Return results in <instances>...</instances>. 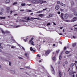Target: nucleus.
Masks as SVG:
<instances>
[{
	"label": "nucleus",
	"mask_w": 77,
	"mask_h": 77,
	"mask_svg": "<svg viewBox=\"0 0 77 77\" xmlns=\"http://www.w3.org/2000/svg\"><path fill=\"white\" fill-rule=\"evenodd\" d=\"M32 3L33 4H37L38 3V0H32Z\"/></svg>",
	"instance_id": "obj_1"
},
{
	"label": "nucleus",
	"mask_w": 77,
	"mask_h": 77,
	"mask_svg": "<svg viewBox=\"0 0 77 77\" xmlns=\"http://www.w3.org/2000/svg\"><path fill=\"white\" fill-rule=\"evenodd\" d=\"M51 67L52 68L51 70L53 74L54 75L55 74V72L54 71V68L52 66H51Z\"/></svg>",
	"instance_id": "obj_2"
},
{
	"label": "nucleus",
	"mask_w": 77,
	"mask_h": 77,
	"mask_svg": "<svg viewBox=\"0 0 77 77\" xmlns=\"http://www.w3.org/2000/svg\"><path fill=\"white\" fill-rule=\"evenodd\" d=\"M77 17H75L73 18V19H72L71 20L72 22H74V21H75L77 20Z\"/></svg>",
	"instance_id": "obj_3"
},
{
	"label": "nucleus",
	"mask_w": 77,
	"mask_h": 77,
	"mask_svg": "<svg viewBox=\"0 0 77 77\" xmlns=\"http://www.w3.org/2000/svg\"><path fill=\"white\" fill-rule=\"evenodd\" d=\"M38 2V3H45V2H46V1H45L44 2L43 1V0H37Z\"/></svg>",
	"instance_id": "obj_4"
},
{
	"label": "nucleus",
	"mask_w": 77,
	"mask_h": 77,
	"mask_svg": "<svg viewBox=\"0 0 77 77\" xmlns=\"http://www.w3.org/2000/svg\"><path fill=\"white\" fill-rule=\"evenodd\" d=\"M74 73H75V72H73L72 71H71L69 72V74L70 75H72V74H73Z\"/></svg>",
	"instance_id": "obj_5"
},
{
	"label": "nucleus",
	"mask_w": 77,
	"mask_h": 77,
	"mask_svg": "<svg viewBox=\"0 0 77 77\" xmlns=\"http://www.w3.org/2000/svg\"><path fill=\"white\" fill-rule=\"evenodd\" d=\"M68 14H66L65 15V16H64V18H65V19H67V18H68Z\"/></svg>",
	"instance_id": "obj_6"
},
{
	"label": "nucleus",
	"mask_w": 77,
	"mask_h": 77,
	"mask_svg": "<svg viewBox=\"0 0 77 77\" xmlns=\"http://www.w3.org/2000/svg\"><path fill=\"white\" fill-rule=\"evenodd\" d=\"M50 53V51H46L45 52V54L46 55H47V54H48Z\"/></svg>",
	"instance_id": "obj_7"
},
{
	"label": "nucleus",
	"mask_w": 77,
	"mask_h": 77,
	"mask_svg": "<svg viewBox=\"0 0 77 77\" xmlns=\"http://www.w3.org/2000/svg\"><path fill=\"white\" fill-rule=\"evenodd\" d=\"M55 9L56 10H58L59 9V6L57 5L56 6Z\"/></svg>",
	"instance_id": "obj_8"
},
{
	"label": "nucleus",
	"mask_w": 77,
	"mask_h": 77,
	"mask_svg": "<svg viewBox=\"0 0 77 77\" xmlns=\"http://www.w3.org/2000/svg\"><path fill=\"white\" fill-rule=\"evenodd\" d=\"M59 74L60 77H62V73H61V72L60 70L59 71Z\"/></svg>",
	"instance_id": "obj_9"
},
{
	"label": "nucleus",
	"mask_w": 77,
	"mask_h": 77,
	"mask_svg": "<svg viewBox=\"0 0 77 77\" xmlns=\"http://www.w3.org/2000/svg\"><path fill=\"white\" fill-rule=\"evenodd\" d=\"M51 17H52V15H51V14L49 15V16H47L46 17V18H50Z\"/></svg>",
	"instance_id": "obj_10"
},
{
	"label": "nucleus",
	"mask_w": 77,
	"mask_h": 77,
	"mask_svg": "<svg viewBox=\"0 0 77 77\" xmlns=\"http://www.w3.org/2000/svg\"><path fill=\"white\" fill-rule=\"evenodd\" d=\"M10 2V1L9 0H7L5 2V3L7 4V3H9Z\"/></svg>",
	"instance_id": "obj_11"
},
{
	"label": "nucleus",
	"mask_w": 77,
	"mask_h": 77,
	"mask_svg": "<svg viewBox=\"0 0 77 77\" xmlns=\"http://www.w3.org/2000/svg\"><path fill=\"white\" fill-rule=\"evenodd\" d=\"M76 45V43H73L72 45V46L74 47H75Z\"/></svg>",
	"instance_id": "obj_12"
},
{
	"label": "nucleus",
	"mask_w": 77,
	"mask_h": 77,
	"mask_svg": "<svg viewBox=\"0 0 77 77\" xmlns=\"http://www.w3.org/2000/svg\"><path fill=\"white\" fill-rule=\"evenodd\" d=\"M30 50L31 51H34V52H35V50H33V49L32 48V47H31L30 48Z\"/></svg>",
	"instance_id": "obj_13"
},
{
	"label": "nucleus",
	"mask_w": 77,
	"mask_h": 77,
	"mask_svg": "<svg viewBox=\"0 0 77 77\" xmlns=\"http://www.w3.org/2000/svg\"><path fill=\"white\" fill-rule=\"evenodd\" d=\"M74 14L75 16H77V11H75L74 12Z\"/></svg>",
	"instance_id": "obj_14"
},
{
	"label": "nucleus",
	"mask_w": 77,
	"mask_h": 77,
	"mask_svg": "<svg viewBox=\"0 0 77 77\" xmlns=\"http://www.w3.org/2000/svg\"><path fill=\"white\" fill-rule=\"evenodd\" d=\"M1 31L2 33H3L4 34H5V31H3V30L1 29Z\"/></svg>",
	"instance_id": "obj_15"
},
{
	"label": "nucleus",
	"mask_w": 77,
	"mask_h": 77,
	"mask_svg": "<svg viewBox=\"0 0 77 77\" xmlns=\"http://www.w3.org/2000/svg\"><path fill=\"white\" fill-rule=\"evenodd\" d=\"M0 18L1 19V20H3V19H5V18H6L5 17H0Z\"/></svg>",
	"instance_id": "obj_16"
},
{
	"label": "nucleus",
	"mask_w": 77,
	"mask_h": 77,
	"mask_svg": "<svg viewBox=\"0 0 77 77\" xmlns=\"http://www.w3.org/2000/svg\"><path fill=\"white\" fill-rule=\"evenodd\" d=\"M26 5V4L25 3H22L21 4V5L22 6H24Z\"/></svg>",
	"instance_id": "obj_17"
},
{
	"label": "nucleus",
	"mask_w": 77,
	"mask_h": 77,
	"mask_svg": "<svg viewBox=\"0 0 77 77\" xmlns=\"http://www.w3.org/2000/svg\"><path fill=\"white\" fill-rule=\"evenodd\" d=\"M39 17H43V14H39L38 15Z\"/></svg>",
	"instance_id": "obj_18"
},
{
	"label": "nucleus",
	"mask_w": 77,
	"mask_h": 77,
	"mask_svg": "<svg viewBox=\"0 0 77 77\" xmlns=\"http://www.w3.org/2000/svg\"><path fill=\"white\" fill-rule=\"evenodd\" d=\"M74 63H72L70 65V67H72V66H74Z\"/></svg>",
	"instance_id": "obj_19"
},
{
	"label": "nucleus",
	"mask_w": 77,
	"mask_h": 77,
	"mask_svg": "<svg viewBox=\"0 0 77 77\" xmlns=\"http://www.w3.org/2000/svg\"><path fill=\"white\" fill-rule=\"evenodd\" d=\"M63 13H62L61 15V18H63Z\"/></svg>",
	"instance_id": "obj_20"
},
{
	"label": "nucleus",
	"mask_w": 77,
	"mask_h": 77,
	"mask_svg": "<svg viewBox=\"0 0 77 77\" xmlns=\"http://www.w3.org/2000/svg\"><path fill=\"white\" fill-rule=\"evenodd\" d=\"M30 43H31V44L32 45H35L33 44V43H34V42H33L32 41L31 42H30Z\"/></svg>",
	"instance_id": "obj_21"
},
{
	"label": "nucleus",
	"mask_w": 77,
	"mask_h": 77,
	"mask_svg": "<svg viewBox=\"0 0 77 77\" xmlns=\"http://www.w3.org/2000/svg\"><path fill=\"white\" fill-rule=\"evenodd\" d=\"M59 59L60 60H61V59H62V56L61 55H60L59 57Z\"/></svg>",
	"instance_id": "obj_22"
},
{
	"label": "nucleus",
	"mask_w": 77,
	"mask_h": 77,
	"mask_svg": "<svg viewBox=\"0 0 77 77\" xmlns=\"http://www.w3.org/2000/svg\"><path fill=\"white\" fill-rule=\"evenodd\" d=\"M5 33H10V32H9V31H6L5 32Z\"/></svg>",
	"instance_id": "obj_23"
},
{
	"label": "nucleus",
	"mask_w": 77,
	"mask_h": 77,
	"mask_svg": "<svg viewBox=\"0 0 77 77\" xmlns=\"http://www.w3.org/2000/svg\"><path fill=\"white\" fill-rule=\"evenodd\" d=\"M53 60L54 61H55V60H56V57H54L53 58Z\"/></svg>",
	"instance_id": "obj_24"
},
{
	"label": "nucleus",
	"mask_w": 77,
	"mask_h": 77,
	"mask_svg": "<svg viewBox=\"0 0 77 77\" xmlns=\"http://www.w3.org/2000/svg\"><path fill=\"white\" fill-rule=\"evenodd\" d=\"M71 4L72 6H73V5H74V2H71Z\"/></svg>",
	"instance_id": "obj_25"
},
{
	"label": "nucleus",
	"mask_w": 77,
	"mask_h": 77,
	"mask_svg": "<svg viewBox=\"0 0 77 77\" xmlns=\"http://www.w3.org/2000/svg\"><path fill=\"white\" fill-rule=\"evenodd\" d=\"M18 4V3L17 2H14L13 3V5H17Z\"/></svg>",
	"instance_id": "obj_26"
},
{
	"label": "nucleus",
	"mask_w": 77,
	"mask_h": 77,
	"mask_svg": "<svg viewBox=\"0 0 77 77\" xmlns=\"http://www.w3.org/2000/svg\"><path fill=\"white\" fill-rule=\"evenodd\" d=\"M61 6H65V5L63 3L61 4Z\"/></svg>",
	"instance_id": "obj_27"
},
{
	"label": "nucleus",
	"mask_w": 77,
	"mask_h": 77,
	"mask_svg": "<svg viewBox=\"0 0 77 77\" xmlns=\"http://www.w3.org/2000/svg\"><path fill=\"white\" fill-rule=\"evenodd\" d=\"M33 38H32L31 40L29 41V42H31L32 41V40H33Z\"/></svg>",
	"instance_id": "obj_28"
},
{
	"label": "nucleus",
	"mask_w": 77,
	"mask_h": 77,
	"mask_svg": "<svg viewBox=\"0 0 77 77\" xmlns=\"http://www.w3.org/2000/svg\"><path fill=\"white\" fill-rule=\"evenodd\" d=\"M25 56L26 57H28V56H27V53H25Z\"/></svg>",
	"instance_id": "obj_29"
},
{
	"label": "nucleus",
	"mask_w": 77,
	"mask_h": 77,
	"mask_svg": "<svg viewBox=\"0 0 77 77\" xmlns=\"http://www.w3.org/2000/svg\"><path fill=\"white\" fill-rule=\"evenodd\" d=\"M16 47L15 46H11V48H15Z\"/></svg>",
	"instance_id": "obj_30"
},
{
	"label": "nucleus",
	"mask_w": 77,
	"mask_h": 77,
	"mask_svg": "<svg viewBox=\"0 0 77 77\" xmlns=\"http://www.w3.org/2000/svg\"><path fill=\"white\" fill-rule=\"evenodd\" d=\"M42 11H39L37 12V13H41V12H42Z\"/></svg>",
	"instance_id": "obj_31"
},
{
	"label": "nucleus",
	"mask_w": 77,
	"mask_h": 77,
	"mask_svg": "<svg viewBox=\"0 0 77 77\" xmlns=\"http://www.w3.org/2000/svg\"><path fill=\"white\" fill-rule=\"evenodd\" d=\"M7 10H10V8L8 7L6 8Z\"/></svg>",
	"instance_id": "obj_32"
},
{
	"label": "nucleus",
	"mask_w": 77,
	"mask_h": 77,
	"mask_svg": "<svg viewBox=\"0 0 77 77\" xmlns=\"http://www.w3.org/2000/svg\"><path fill=\"white\" fill-rule=\"evenodd\" d=\"M27 12H32V10H29L28 11H27Z\"/></svg>",
	"instance_id": "obj_33"
},
{
	"label": "nucleus",
	"mask_w": 77,
	"mask_h": 77,
	"mask_svg": "<svg viewBox=\"0 0 77 77\" xmlns=\"http://www.w3.org/2000/svg\"><path fill=\"white\" fill-rule=\"evenodd\" d=\"M11 72H12V73H13V74H15V71L11 70Z\"/></svg>",
	"instance_id": "obj_34"
},
{
	"label": "nucleus",
	"mask_w": 77,
	"mask_h": 77,
	"mask_svg": "<svg viewBox=\"0 0 77 77\" xmlns=\"http://www.w3.org/2000/svg\"><path fill=\"white\" fill-rule=\"evenodd\" d=\"M50 24H51L50 23H48L47 24V26H50Z\"/></svg>",
	"instance_id": "obj_35"
},
{
	"label": "nucleus",
	"mask_w": 77,
	"mask_h": 77,
	"mask_svg": "<svg viewBox=\"0 0 77 77\" xmlns=\"http://www.w3.org/2000/svg\"><path fill=\"white\" fill-rule=\"evenodd\" d=\"M57 3L58 4H60V1H57Z\"/></svg>",
	"instance_id": "obj_36"
},
{
	"label": "nucleus",
	"mask_w": 77,
	"mask_h": 77,
	"mask_svg": "<svg viewBox=\"0 0 77 77\" xmlns=\"http://www.w3.org/2000/svg\"><path fill=\"white\" fill-rule=\"evenodd\" d=\"M26 20L27 21H29V20H30V18H29V17H28L26 19Z\"/></svg>",
	"instance_id": "obj_37"
},
{
	"label": "nucleus",
	"mask_w": 77,
	"mask_h": 77,
	"mask_svg": "<svg viewBox=\"0 0 77 77\" xmlns=\"http://www.w3.org/2000/svg\"><path fill=\"white\" fill-rule=\"evenodd\" d=\"M37 57H41V56H39V55L38 54L37 55Z\"/></svg>",
	"instance_id": "obj_38"
},
{
	"label": "nucleus",
	"mask_w": 77,
	"mask_h": 77,
	"mask_svg": "<svg viewBox=\"0 0 77 77\" xmlns=\"http://www.w3.org/2000/svg\"><path fill=\"white\" fill-rule=\"evenodd\" d=\"M71 56V54H69L68 56H67V57H69V56Z\"/></svg>",
	"instance_id": "obj_39"
},
{
	"label": "nucleus",
	"mask_w": 77,
	"mask_h": 77,
	"mask_svg": "<svg viewBox=\"0 0 77 77\" xmlns=\"http://www.w3.org/2000/svg\"><path fill=\"white\" fill-rule=\"evenodd\" d=\"M66 53L67 54H68L69 53V52H68V51H66Z\"/></svg>",
	"instance_id": "obj_40"
},
{
	"label": "nucleus",
	"mask_w": 77,
	"mask_h": 77,
	"mask_svg": "<svg viewBox=\"0 0 77 77\" xmlns=\"http://www.w3.org/2000/svg\"><path fill=\"white\" fill-rule=\"evenodd\" d=\"M9 10H7V13H9Z\"/></svg>",
	"instance_id": "obj_41"
},
{
	"label": "nucleus",
	"mask_w": 77,
	"mask_h": 77,
	"mask_svg": "<svg viewBox=\"0 0 77 77\" xmlns=\"http://www.w3.org/2000/svg\"><path fill=\"white\" fill-rule=\"evenodd\" d=\"M18 58L20 59H23V58H22V57H18Z\"/></svg>",
	"instance_id": "obj_42"
},
{
	"label": "nucleus",
	"mask_w": 77,
	"mask_h": 77,
	"mask_svg": "<svg viewBox=\"0 0 77 77\" xmlns=\"http://www.w3.org/2000/svg\"><path fill=\"white\" fill-rule=\"evenodd\" d=\"M66 49V47H64V50L65 51Z\"/></svg>",
	"instance_id": "obj_43"
},
{
	"label": "nucleus",
	"mask_w": 77,
	"mask_h": 77,
	"mask_svg": "<svg viewBox=\"0 0 77 77\" xmlns=\"http://www.w3.org/2000/svg\"><path fill=\"white\" fill-rule=\"evenodd\" d=\"M20 27V26H16V28H17L18 27Z\"/></svg>",
	"instance_id": "obj_44"
},
{
	"label": "nucleus",
	"mask_w": 77,
	"mask_h": 77,
	"mask_svg": "<svg viewBox=\"0 0 77 77\" xmlns=\"http://www.w3.org/2000/svg\"><path fill=\"white\" fill-rule=\"evenodd\" d=\"M9 65L10 66H11V63L10 62H9Z\"/></svg>",
	"instance_id": "obj_45"
},
{
	"label": "nucleus",
	"mask_w": 77,
	"mask_h": 77,
	"mask_svg": "<svg viewBox=\"0 0 77 77\" xmlns=\"http://www.w3.org/2000/svg\"><path fill=\"white\" fill-rule=\"evenodd\" d=\"M68 63V62L67 61H66V62H65V64H67Z\"/></svg>",
	"instance_id": "obj_46"
},
{
	"label": "nucleus",
	"mask_w": 77,
	"mask_h": 77,
	"mask_svg": "<svg viewBox=\"0 0 77 77\" xmlns=\"http://www.w3.org/2000/svg\"><path fill=\"white\" fill-rule=\"evenodd\" d=\"M47 8H45V9H43V11H46V10H47Z\"/></svg>",
	"instance_id": "obj_47"
},
{
	"label": "nucleus",
	"mask_w": 77,
	"mask_h": 77,
	"mask_svg": "<svg viewBox=\"0 0 77 77\" xmlns=\"http://www.w3.org/2000/svg\"><path fill=\"white\" fill-rule=\"evenodd\" d=\"M17 45H18V46H19V47H21V46H20V45L19 44H17Z\"/></svg>",
	"instance_id": "obj_48"
},
{
	"label": "nucleus",
	"mask_w": 77,
	"mask_h": 77,
	"mask_svg": "<svg viewBox=\"0 0 77 77\" xmlns=\"http://www.w3.org/2000/svg\"><path fill=\"white\" fill-rule=\"evenodd\" d=\"M27 68H28L29 69H30V67L29 66H27L26 67Z\"/></svg>",
	"instance_id": "obj_49"
},
{
	"label": "nucleus",
	"mask_w": 77,
	"mask_h": 77,
	"mask_svg": "<svg viewBox=\"0 0 77 77\" xmlns=\"http://www.w3.org/2000/svg\"><path fill=\"white\" fill-rule=\"evenodd\" d=\"M24 41L25 42H26V41H27V39H26V40H25V39H24Z\"/></svg>",
	"instance_id": "obj_50"
},
{
	"label": "nucleus",
	"mask_w": 77,
	"mask_h": 77,
	"mask_svg": "<svg viewBox=\"0 0 77 77\" xmlns=\"http://www.w3.org/2000/svg\"><path fill=\"white\" fill-rule=\"evenodd\" d=\"M60 11H61V12H62L63 11V9H60Z\"/></svg>",
	"instance_id": "obj_51"
},
{
	"label": "nucleus",
	"mask_w": 77,
	"mask_h": 77,
	"mask_svg": "<svg viewBox=\"0 0 77 77\" xmlns=\"http://www.w3.org/2000/svg\"><path fill=\"white\" fill-rule=\"evenodd\" d=\"M22 48L24 50H25V49L24 48V47H22Z\"/></svg>",
	"instance_id": "obj_52"
},
{
	"label": "nucleus",
	"mask_w": 77,
	"mask_h": 77,
	"mask_svg": "<svg viewBox=\"0 0 77 77\" xmlns=\"http://www.w3.org/2000/svg\"><path fill=\"white\" fill-rule=\"evenodd\" d=\"M12 41H13L14 42H15V40H14V39H12Z\"/></svg>",
	"instance_id": "obj_53"
},
{
	"label": "nucleus",
	"mask_w": 77,
	"mask_h": 77,
	"mask_svg": "<svg viewBox=\"0 0 77 77\" xmlns=\"http://www.w3.org/2000/svg\"><path fill=\"white\" fill-rule=\"evenodd\" d=\"M0 48H1V49H3V47H2V46L0 47Z\"/></svg>",
	"instance_id": "obj_54"
},
{
	"label": "nucleus",
	"mask_w": 77,
	"mask_h": 77,
	"mask_svg": "<svg viewBox=\"0 0 77 77\" xmlns=\"http://www.w3.org/2000/svg\"><path fill=\"white\" fill-rule=\"evenodd\" d=\"M59 43H60V44H62V42H59Z\"/></svg>",
	"instance_id": "obj_55"
},
{
	"label": "nucleus",
	"mask_w": 77,
	"mask_h": 77,
	"mask_svg": "<svg viewBox=\"0 0 77 77\" xmlns=\"http://www.w3.org/2000/svg\"><path fill=\"white\" fill-rule=\"evenodd\" d=\"M34 19H37V20H41V19L39 18H35Z\"/></svg>",
	"instance_id": "obj_56"
},
{
	"label": "nucleus",
	"mask_w": 77,
	"mask_h": 77,
	"mask_svg": "<svg viewBox=\"0 0 77 77\" xmlns=\"http://www.w3.org/2000/svg\"><path fill=\"white\" fill-rule=\"evenodd\" d=\"M63 28V27H60V29H61V30H62V29Z\"/></svg>",
	"instance_id": "obj_57"
},
{
	"label": "nucleus",
	"mask_w": 77,
	"mask_h": 77,
	"mask_svg": "<svg viewBox=\"0 0 77 77\" xmlns=\"http://www.w3.org/2000/svg\"><path fill=\"white\" fill-rule=\"evenodd\" d=\"M58 14H60V12H58Z\"/></svg>",
	"instance_id": "obj_58"
},
{
	"label": "nucleus",
	"mask_w": 77,
	"mask_h": 77,
	"mask_svg": "<svg viewBox=\"0 0 77 77\" xmlns=\"http://www.w3.org/2000/svg\"><path fill=\"white\" fill-rule=\"evenodd\" d=\"M20 12H22L24 11V10H20Z\"/></svg>",
	"instance_id": "obj_59"
},
{
	"label": "nucleus",
	"mask_w": 77,
	"mask_h": 77,
	"mask_svg": "<svg viewBox=\"0 0 77 77\" xmlns=\"http://www.w3.org/2000/svg\"><path fill=\"white\" fill-rule=\"evenodd\" d=\"M13 12V11H10V14H12V13Z\"/></svg>",
	"instance_id": "obj_60"
},
{
	"label": "nucleus",
	"mask_w": 77,
	"mask_h": 77,
	"mask_svg": "<svg viewBox=\"0 0 77 77\" xmlns=\"http://www.w3.org/2000/svg\"><path fill=\"white\" fill-rule=\"evenodd\" d=\"M3 14V13L2 12L0 13V15H2Z\"/></svg>",
	"instance_id": "obj_61"
},
{
	"label": "nucleus",
	"mask_w": 77,
	"mask_h": 77,
	"mask_svg": "<svg viewBox=\"0 0 77 77\" xmlns=\"http://www.w3.org/2000/svg\"><path fill=\"white\" fill-rule=\"evenodd\" d=\"M59 51H56V52L57 53H59Z\"/></svg>",
	"instance_id": "obj_62"
},
{
	"label": "nucleus",
	"mask_w": 77,
	"mask_h": 77,
	"mask_svg": "<svg viewBox=\"0 0 77 77\" xmlns=\"http://www.w3.org/2000/svg\"><path fill=\"white\" fill-rule=\"evenodd\" d=\"M73 38H74V39H75V36H73Z\"/></svg>",
	"instance_id": "obj_63"
},
{
	"label": "nucleus",
	"mask_w": 77,
	"mask_h": 77,
	"mask_svg": "<svg viewBox=\"0 0 77 77\" xmlns=\"http://www.w3.org/2000/svg\"><path fill=\"white\" fill-rule=\"evenodd\" d=\"M20 69H24L22 68H20Z\"/></svg>",
	"instance_id": "obj_64"
}]
</instances>
